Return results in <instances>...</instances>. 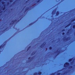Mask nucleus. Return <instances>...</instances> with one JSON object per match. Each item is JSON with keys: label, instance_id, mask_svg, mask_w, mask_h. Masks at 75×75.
Masks as SVG:
<instances>
[{"label": "nucleus", "instance_id": "obj_1", "mask_svg": "<svg viewBox=\"0 0 75 75\" xmlns=\"http://www.w3.org/2000/svg\"><path fill=\"white\" fill-rule=\"evenodd\" d=\"M67 64V65H68V64Z\"/></svg>", "mask_w": 75, "mask_h": 75}]
</instances>
